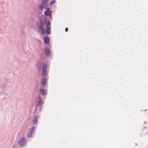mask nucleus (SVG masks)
<instances>
[{
    "instance_id": "1",
    "label": "nucleus",
    "mask_w": 148,
    "mask_h": 148,
    "mask_svg": "<svg viewBox=\"0 0 148 148\" xmlns=\"http://www.w3.org/2000/svg\"><path fill=\"white\" fill-rule=\"evenodd\" d=\"M37 27L41 34H50V22L46 18L42 17L36 23Z\"/></svg>"
},
{
    "instance_id": "2",
    "label": "nucleus",
    "mask_w": 148,
    "mask_h": 148,
    "mask_svg": "<svg viewBox=\"0 0 148 148\" xmlns=\"http://www.w3.org/2000/svg\"><path fill=\"white\" fill-rule=\"evenodd\" d=\"M47 65L44 64L43 66V69L42 71V78L41 79V83L42 85H45L47 83V82L46 79L45 78V76L46 73V68Z\"/></svg>"
},
{
    "instance_id": "3",
    "label": "nucleus",
    "mask_w": 148,
    "mask_h": 148,
    "mask_svg": "<svg viewBox=\"0 0 148 148\" xmlns=\"http://www.w3.org/2000/svg\"><path fill=\"white\" fill-rule=\"evenodd\" d=\"M34 126H32L31 129H30L29 132V133L28 134L27 136L29 138H31L32 136L33 135H34V133L35 131H34V130L35 128Z\"/></svg>"
},
{
    "instance_id": "4",
    "label": "nucleus",
    "mask_w": 148,
    "mask_h": 148,
    "mask_svg": "<svg viewBox=\"0 0 148 148\" xmlns=\"http://www.w3.org/2000/svg\"><path fill=\"white\" fill-rule=\"evenodd\" d=\"M26 143V140L25 139L23 138L18 143L21 147H23L25 146Z\"/></svg>"
},
{
    "instance_id": "5",
    "label": "nucleus",
    "mask_w": 148,
    "mask_h": 148,
    "mask_svg": "<svg viewBox=\"0 0 148 148\" xmlns=\"http://www.w3.org/2000/svg\"><path fill=\"white\" fill-rule=\"evenodd\" d=\"M38 117L39 116L38 115H35L34 116V119L33 120V124H38L37 122Z\"/></svg>"
},
{
    "instance_id": "6",
    "label": "nucleus",
    "mask_w": 148,
    "mask_h": 148,
    "mask_svg": "<svg viewBox=\"0 0 148 148\" xmlns=\"http://www.w3.org/2000/svg\"><path fill=\"white\" fill-rule=\"evenodd\" d=\"M44 64H42L41 61L40 60L38 61L37 62V67H38L39 70H41V69L42 65V66H43V65ZM46 65H47L46 64Z\"/></svg>"
},
{
    "instance_id": "7",
    "label": "nucleus",
    "mask_w": 148,
    "mask_h": 148,
    "mask_svg": "<svg viewBox=\"0 0 148 148\" xmlns=\"http://www.w3.org/2000/svg\"><path fill=\"white\" fill-rule=\"evenodd\" d=\"M50 40V38L48 36H46L44 38V42L45 44H48Z\"/></svg>"
},
{
    "instance_id": "8",
    "label": "nucleus",
    "mask_w": 148,
    "mask_h": 148,
    "mask_svg": "<svg viewBox=\"0 0 148 148\" xmlns=\"http://www.w3.org/2000/svg\"><path fill=\"white\" fill-rule=\"evenodd\" d=\"M44 52L46 56H49L50 54V51L48 48H46L44 50Z\"/></svg>"
},
{
    "instance_id": "9",
    "label": "nucleus",
    "mask_w": 148,
    "mask_h": 148,
    "mask_svg": "<svg viewBox=\"0 0 148 148\" xmlns=\"http://www.w3.org/2000/svg\"><path fill=\"white\" fill-rule=\"evenodd\" d=\"M47 0H43L42 1L41 4H42V5H43L45 6V8H46L47 7L48 5L47 3Z\"/></svg>"
},
{
    "instance_id": "10",
    "label": "nucleus",
    "mask_w": 148,
    "mask_h": 148,
    "mask_svg": "<svg viewBox=\"0 0 148 148\" xmlns=\"http://www.w3.org/2000/svg\"><path fill=\"white\" fill-rule=\"evenodd\" d=\"M40 91L43 95H46V92L43 88H41Z\"/></svg>"
},
{
    "instance_id": "11",
    "label": "nucleus",
    "mask_w": 148,
    "mask_h": 148,
    "mask_svg": "<svg viewBox=\"0 0 148 148\" xmlns=\"http://www.w3.org/2000/svg\"><path fill=\"white\" fill-rule=\"evenodd\" d=\"M49 8H47V10L45 12V15L47 16H48L49 15Z\"/></svg>"
},
{
    "instance_id": "12",
    "label": "nucleus",
    "mask_w": 148,
    "mask_h": 148,
    "mask_svg": "<svg viewBox=\"0 0 148 148\" xmlns=\"http://www.w3.org/2000/svg\"><path fill=\"white\" fill-rule=\"evenodd\" d=\"M43 103V101L42 100H38V102H36V104L39 106H41Z\"/></svg>"
},
{
    "instance_id": "13",
    "label": "nucleus",
    "mask_w": 148,
    "mask_h": 148,
    "mask_svg": "<svg viewBox=\"0 0 148 148\" xmlns=\"http://www.w3.org/2000/svg\"><path fill=\"white\" fill-rule=\"evenodd\" d=\"M39 7L40 9L42 10L44 8H45V6L44 5H42V4L40 5Z\"/></svg>"
},
{
    "instance_id": "14",
    "label": "nucleus",
    "mask_w": 148,
    "mask_h": 148,
    "mask_svg": "<svg viewBox=\"0 0 148 148\" xmlns=\"http://www.w3.org/2000/svg\"><path fill=\"white\" fill-rule=\"evenodd\" d=\"M38 100H41L42 99H41V97L40 96H38Z\"/></svg>"
},
{
    "instance_id": "15",
    "label": "nucleus",
    "mask_w": 148,
    "mask_h": 148,
    "mask_svg": "<svg viewBox=\"0 0 148 148\" xmlns=\"http://www.w3.org/2000/svg\"><path fill=\"white\" fill-rule=\"evenodd\" d=\"M55 1V0H53L51 2V3H50L51 4H53Z\"/></svg>"
},
{
    "instance_id": "16",
    "label": "nucleus",
    "mask_w": 148,
    "mask_h": 148,
    "mask_svg": "<svg viewBox=\"0 0 148 148\" xmlns=\"http://www.w3.org/2000/svg\"><path fill=\"white\" fill-rule=\"evenodd\" d=\"M68 28L67 27H66L65 29V30L66 32H67L68 31Z\"/></svg>"
},
{
    "instance_id": "17",
    "label": "nucleus",
    "mask_w": 148,
    "mask_h": 148,
    "mask_svg": "<svg viewBox=\"0 0 148 148\" xmlns=\"http://www.w3.org/2000/svg\"><path fill=\"white\" fill-rule=\"evenodd\" d=\"M42 108L41 107V108H40V110H41Z\"/></svg>"
}]
</instances>
